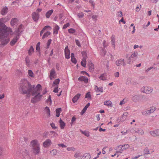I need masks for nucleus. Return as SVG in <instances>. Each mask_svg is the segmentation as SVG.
Instances as JSON below:
<instances>
[{
  "mask_svg": "<svg viewBox=\"0 0 159 159\" xmlns=\"http://www.w3.org/2000/svg\"><path fill=\"white\" fill-rule=\"evenodd\" d=\"M50 125L51 126V127L53 129H55L57 128V127L55 126V124L54 123H51L50 124Z\"/></svg>",
  "mask_w": 159,
  "mask_h": 159,
  "instance_id": "obj_53",
  "label": "nucleus"
},
{
  "mask_svg": "<svg viewBox=\"0 0 159 159\" xmlns=\"http://www.w3.org/2000/svg\"><path fill=\"white\" fill-rule=\"evenodd\" d=\"M25 61L26 62V65L28 66H29L30 65V60L29 59V57L28 56H27L25 59Z\"/></svg>",
  "mask_w": 159,
  "mask_h": 159,
  "instance_id": "obj_32",
  "label": "nucleus"
},
{
  "mask_svg": "<svg viewBox=\"0 0 159 159\" xmlns=\"http://www.w3.org/2000/svg\"><path fill=\"white\" fill-rule=\"evenodd\" d=\"M123 147L122 146V145L121 146V145H119L116 147V148L118 149V150H120V151H121V152H122V151L123 150Z\"/></svg>",
  "mask_w": 159,
  "mask_h": 159,
  "instance_id": "obj_45",
  "label": "nucleus"
},
{
  "mask_svg": "<svg viewBox=\"0 0 159 159\" xmlns=\"http://www.w3.org/2000/svg\"><path fill=\"white\" fill-rule=\"evenodd\" d=\"M62 109L61 108H58L56 110V116L58 117L59 116L60 112L61 111Z\"/></svg>",
  "mask_w": 159,
  "mask_h": 159,
  "instance_id": "obj_23",
  "label": "nucleus"
},
{
  "mask_svg": "<svg viewBox=\"0 0 159 159\" xmlns=\"http://www.w3.org/2000/svg\"><path fill=\"white\" fill-rule=\"evenodd\" d=\"M36 52H38L40 54V42H38L36 46Z\"/></svg>",
  "mask_w": 159,
  "mask_h": 159,
  "instance_id": "obj_34",
  "label": "nucleus"
},
{
  "mask_svg": "<svg viewBox=\"0 0 159 159\" xmlns=\"http://www.w3.org/2000/svg\"><path fill=\"white\" fill-rule=\"evenodd\" d=\"M48 28H50V29L51 28V27L49 25H46L43 28L42 30L40 31V36H41V34L43 33L44 32V31L45 30H47V29Z\"/></svg>",
  "mask_w": 159,
  "mask_h": 159,
  "instance_id": "obj_26",
  "label": "nucleus"
},
{
  "mask_svg": "<svg viewBox=\"0 0 159 159\" xmlns=\"http://www.w3.org/2000/svg\"><path fill=\"white\" fill-rule=\"evenodd\" d=\"M53 11L52 10H51L48 11L46 14V16L47 18H48L50 16L53 12Z\"/></svg>",
  "mask_w": 159,
  "mask_h": 159,
  "instance_id": "obj_24",
  "label": "nucleus"
},
{
  "mask_svg": "<svg viewBox=\"0 0 159 159\" xmlns=\"http://www.w3.org/2000/svg\"><path fill=\"white\" fill-rule=\"evenodd\" d=\"M84 159H89L90 158V154L89 153H85L84 155Z\"/></svg>",
  "mask_w": 159,
  "mask_h": 159,
  "instance_id": "obj_36",
  "label": "nucleus"
},
{
  "mask_svg": "<svg viewBox=\"0 0 159 159\" xmlns=\"http://www.w3.org/2000/svg\"><path fill=\"white\" fill-rule=\"evenodd\" d=\"M8 11V8L7 6H5L2 10L1 14L2 15L6 14Z\"/></svg>",
  "mask_w": 159,
  "mask_h": 159,
  "instance_id": "obj_15",
  "label": "nucleus"
},
{
  "mask_svg": "<svg viewBox=\"0 0 159 159\" xmlns=\"http://www.w3.org/2000/svg\"><path fill=\"white\" fill-rule=\"evenodd\" d=\"M90 103H88L85 106L84 109H85V110H87V109L88 108V107L90 106Z\"/></svg>",
  "mask_w": 159,
  "mask_h": 159,
  "instance_id": "obj_60",
  "label": "nucleus"
},
{
  "mask_svg": "<svg viewBox=\"0 0 159 159\" xmlns=\"http://www.w3.org/2000/svg\"><path fill=\"white\" fill-rule=\"evenodd\" d=\"M150 134L153 137L159 136V129H157L154 131H150Z\"/></svg>",
  "mask_w": 159,
  "mask_h": 159,
  "instance_id": "obj_11",
  "label": "nucleus"
},
{
  "mask_svg": "<svg viewBox=\"0 0 159 159\" xmlns=\"http://www.w3.org/2000/svg\"><path fill=\"white\" fill-rule=\"evenodd\" d=\"M81 65L84 67H85L86 65V59H85V58L82 59V61L81 62Z\"/></svg>",
  "mask_w": 159,
  "mask_h": 159,
  "instance_id": "obj_33",
  "label": "nucleus"
},
{
  "mask_svg": "<svg viewBox=\"0 0 159 159\" xmlns=\"http://www.w3.org/2000/svg\"><path fill=\"white\" fill-rule=\"evenodd\" d=\"M122 63L124 66H125L126 65L124 59H120L117 60L116 62V65L118 66H120V65L122 64Z\"/></svg>",
  "mask_w": 159,
  "mask_h": 159,
  "instance_id": "obj_7",
  "label": "nucleus"
},
{
  "mask_svg": "<svg viewBox=\"0 0 159 159\" xmlns=\"http://www.w3.org/2000/svg\"><path fill=\"white\" fill-rule=\"evenodd\" d=\"M52 155H55L57 153V150L56 149H53L52 151L50 152Z\"/></svg>",
  "mask_w": 159,
  "mask_h": 159,
  "instance_id": "obj_37",
  "label": "nucleus"
},
{
  "mask_svg": "<svg viewBox=\"0 0 159 159\" xmlns=\"http://www.w3.org/2000/svg\"><path fill=\"white\" fill-rule=\"evenodd\" d=\"M80 131L82 134H84L85 136L87 137L89 136V134L88 132L86 131H83L81 130H80Z\"/></svg>",
  "mask_w": 159,
  "mask_h": 159,
  "instance_id": "obj_35",
  "label": "nucleus"
},
{
  "mask_svg": "<svg viewBox=\"0 0 159 159\" xmlns=\"http://www.w3.org/2000/svg\"><path fill=\"white\" fill-rule=\"evenodd\" d=\"M58 145L59 147H62V148H66V147H67V146L66 145H65V144H63V143H62V144H58Z\"/></svg>",
  "mask_w": 159,
  "mask_h": 159,
  "instance_id": "obj_63",
  "label": "nucleus"
},
{
  "mask_svg": "<svg viewBox=\"0 0 159 159\" xmlns=\"http://www.w3.org/2000/svg\"><path fill=\"white\" fill-rule=\"evenodd\" d=\"M18 21V19L16 18H14L11 19L10 24L12 26H14L17 23Z\"/></svg>",
  "mask_w": 159,
  "mask_h": 159,
  "instance_id": "obj_14",
  "label": "nucleus"
},
{
  "mask_svg": "<svg viewBox=\"0 0 159 159\" xmlns=\"http://www.w3.org/2000/svg\"><path fill=\"white\" fill-rule=\"evenodd\" d=\"M18 39L17 38L15 37L10 42V44L11 46L14 45L17 42Z\"/></svg>",
  "mask_w": 159,
  "mask_h": 159,
  "instance_id": "obj_22",
  "label": "nucleus"
},
{
  "mask_svg": "<svg viewBox=\"0 0 159 159\" xmlns=\"http://www.w3.org/2000/svg\"><path fill=\"white\" fill-rule=\"evenodd\" d=\"M104 104L111 107H112V104L110 101H107L104 102Z\"/></svg>",
  "mask_w": 159,
  "mask_h": 159,
  "instance_id": "obj_25",
  "label": "nucleus"
},
{
  "mask_svg": "<svg viewBox=\"0 0 159 159\" xmlns=\"http://www.w3.org/2000/svg\"><path fill=\"white\" fill-rule=\"evenodd\" d=\"M28 73L30 76L32 77H34V74L31 70H28Z\"/></svg>",
  "mask_w": 159,
  "mask_h": 159,
  "instance_id": "obj_41",
  "label": "nucleus"
},
{
  "mask_svg": "<svg viewBox=\"0 0 159 159\" xmlns=\"http://www.w3.org/2000/svg\"><path fill=\"white\" fill-rule=\"evenodd\" d=\"M59 26L57 25L53 29V33L56 34H57L58 31L59 30Z\"/></svg>",
  "mask_w": 159,
  "mask_h": 159,
  "instance_id": "obj_28",
  "label": "nucleus"
},
{
  "mask_svg": "<svg viewBox=\"0 0 159 159\" xmlns=\"http://www.w3.org/2000/svg\"><path fill=\"white\" fill-rule=\"evenodd\" d=\"M39 15L38 13H37L35 12L32 13V17L34 21H37L39 20Z\"/></svg>",
  "mask_w": 159,
  "mask_h": 159,
  "instance_id": "obj_6",
  "label": "nucleus"
},
{
  "mask_svg": "<svg viewBox=\"0 0 159 159\" xmlns=\"http://www.w3.org/2000/svg\"><path fill=\"white\" fill-rule=\"evenodd\" d=\"M128 113L127 112H125L121 116L120 118V120L123 121L124 120H125L127 118V116Z\"/></svg>",
  "mask_w": 159,
  "mask_h": 159,
  "instance_id": "obj_19",
  "label": "nucleus"
},
{
  "mask_svg": "<svg viewBox=\"0 0 159 159\" xmlns=\"http://www.w3.org/2000/svg\"><path fill=\"white\" fill-rule=\"evenodd\" d=\"M122 146L123 147V148L124 150L128 149V148H129V145L128 144H126L122 145Z\"/></svg>",
  "mask_w": 159,
  "mask_h": 159,
  "instance_id": "obj_46",
  "label": "nucleus"
},
{
  "mask_svg": "<svg viewBox=\"0 0 159 159\" xmlns=\"http://www.w3.org/2000/svg\"><path fill=\"white\" fill-rule=\"evenodd\" d=\"M0 20H2L3 23L7 21H6V17L0 19Z\"/></svg>",
  "mask_w": 159,
  "mask_h": 159,
  "instance_id": "obj_59",
  "label": "nucleus"
},
{
  "mask_svg": "<svg viewBox=\"0 0 159 159\" xmlns=\"http://www.w3.org/2000/svg\"><path fill=\"white\" fill-rule=\"evenodd\" d=\"M99 78L102 80H106L105 78V74H102L99 77Z\"/></svg>",
  "mask_w": 159,
  "mask_h": 159,
  "instance_id": "obj_47",
  "label": "nucleus"
},
{
  "mask_svg": "<svg viewBox=\"0 0 159 159\" xmlns=\"http://www.w3.org/2000/svg\"><path fill=\"white\" fill-rule=\"evenodd\" d=\"M85 98L91 99V95L90 94V92H89L87 93L86 94Z\"/></svg>",
  "mask_w": 159,
  "mask_h": 159,
  "instance_id": "obj_44",
  "label": "nucleus"
},
{
  "mask_svg": "<svg viewBox=\"0 0 159 159\" xmlns=\"http://www.w3.org/2000/svg\"><path fill=\"white\" fill-rule=\"evenodd\" d=\"M75 43L79 47H81V45L80 44V43L79 40L75 39Z\"/></svg>",
  "mask_w": 159,
  "mask_h": 159,
  "instance_id": "obj_51",
  "label": "nucleus"
},
{
  "mask_svg": "<svg viewBox=\"0 0 159 159\" xmlns=\"http://www.w3.org/2000/svg\"><path fill=\"white\" fill-rule=\"evenodd\" d=\"M80 96V93H78L72 99L73 102L75 103L79 99Z\"/></svg>",
  "mask_w": 159,
  "mask_h": 159,
  "instance_id": "obj_17",
  "label": "nucleus"
},
{
  "mask_svg": "<svg viewBox=\"0 0 159 159\" xmlns=\"http://www.w3.org/2000/svg\"><path fill=\"white\" fill-rule=\"evenodd\" d=\"M68 32L70 34H74L75 32V30L73 28H70L68 30Z\"/></svg>",
  "mask_w": 159,
  "mask_h": 159,
  "instance_id": "obj_42",
  "label": "nucleus"
},
{
  "mask_svg": "<svg viewBox=\"0 0 159 159\" xmlns=\"http://www.w3.org/2000/svg\"><path fill=\"white\" fill-rule=\"evenodd\" d=\"M138 53L137 52H133L131 56L128 58V60L132 59L133 61H135L137 58Z\"/></svg>",
  "mask_w": 159,
  "mask_h": 159,
  "instance_id": "obj_10",
  "label": "nucleus"
},
{
  "mask_svg": "<svg viewBox=\"0 0 159 159\" xmlns=\"http://www.w3.org/2000/svg\"><path fill=\"white\" fill-rule=\"evenodd\" d=\"M51 34V33L50 32L47 31L43 35L42 37V39H44L47 38L48 36L50 35Z\"/></svg>",
  "mask_w": 159,
  "mask_h": 159,
  "instance_id": "obj_27",
  "label": "nucleus"
},
{
  "mask_svg": "<svg viewBox=\"0 0 159 159\" xmlns=\"http://www.w3.org/2000/svg\"><path fill=\"white\" fill-rule=\"evenodd\" d=\"M71 61L72 63L75 64L77 63L76 59L75 57L72 58H72H71Z\"/></svg>",
  "mask_w": 159,
  "mask_h": 159,
  "instance_id": "obj_50",
  "label": "nucleus"
},
{
  "mask_svg": "<svg viewBox=\"0 0 159 159\" xmlns=\"http://www.w3.org/2000/svg\"><path fill=\"white\" fill-rule=\"evenodd\" d=\"M56 72L55 71L54 69L52 68L50 73L49 78L51 80H52V78H55V76Z\"/></svg>",
  "mask_w": 159,
  "mask_h": 159,
  "instance_id": "obj_13",
  "label": "nucleus"
},
{
  "mask_svg": "<svg viewBox=\"0 0 159 159\" xmlns=\"http://www.w3.org/2000/svg\"><path fill=\"white\" fill-rule=\"evenodd\" d=\"M139 95H136L134 96L132 98V100L134 102H136L138 101L139 98H140Z\"/></svg>",
  "mask_w": 159,
  "mask_h": 159,
  "instance_id": "obj_29",
  "label": "nucleus"
},
{
  "mask_svg": "<svg viewBox=\"0 0 159 159\" xmlns=\"http://www.w3.org/2000/svg\"><path fill=\"white\" fill-rule=\"evenodd\" d=\"M92 18L95 21L97 20L98 16L96 15H93L92 16Z\"/></svg>",
  "mask_w": 159,
  "mask_h": 159,
  "instance_id": "obj_56",
  "label": "nucleus"
},
{
  "mask_svg": "<svg viewBox=\"0 0 159 159\" xmlns=\"http://www.w3.org/2000/svg\"><path fill=\"white\" fill-rule=\"evenodd\" d=\"M44 111L47 114L48 117H49L50 116V110L48 107H45Z\"/></svg>",
  "mask_w": 159,
  "mask_h": 159,
  "instance_id": "obj_21",
  "label": "nucleus"
},
{
  "mask_svg": "<svg viewBox=\"0 0 159 159\" xmlns=\"http://www.w3.org/2000/svg\"><path fill=\"white\" fill-rule=\"evenodd\" d=\"M70 24L69 23H67L66 24H65L63 27V29H65L67 27L70 26Z\"/></svg>",
  "mask_w": 159,
  "mask_h": 159,
  "instance_id": "obj_52",
  "label": "nucleus"
},
{
  "mask_svg": "<svg viewBox=\"0 0 159 159\" xmlns=\"http://www.w3.org/2000/svg\"><path fill=\"white\" fill-rule=\"evenodd\" d=\"M59 122L61 128V129H63L66 125L65 123L61 119H60Z\"/></svg>",
  "mask_w": 159,
  "mask_h": 159,
  "instance_id": "obj_20",
  "label": "nucleus"
},
{
  "mask_svg": "<svg viewBox=\"0 0 159 159\" xmlns=\"http://www.w3.org/2000/svg\"><path fill=\"white\" fill-rule=\"evenodd\" d=\"M52 144V142L50 139H47L43 143V146L45 148L49 147Z\"/></svg>",
  "mask_w": 159,
  "mask_h": 159,
  "instance_id": "obj_8",
  "label": "nucleus"
},
{
  "mask_svg": "<svg viewBox=\"0 0 159 159\" xmlns=\"http://www.w3.org/2000/svg\"><path fill=\"white\" fill-rule=\"evenodd\" d=\"M78 80L80 81H84L85 83L88 82V79L85 76H80L78 78Z\"/></svg>",
  "mask_w": 159,
  "mask_h": 159,
  "instance_id": "obj_12",
  "label": "nucleus"
},
{
  "mask_svg": "<svg viewBox=\"0 0 159 159\" xmlns=\"http://www.w3.org/2000/svg\"><path fill=\"white\" fill-rule=\"evenodd\" d=\"M67 150L68 151H74L75 150V148L72 147H69L67 148Z\"/></svg>",
  "mask_w": 159,
  "mask_h": 159,
  "instance_id": "obj_57",
  "label": "nucleus"
},
{
  "mask_svg": "<svg viewBox=\"0 0 159 159\" xmlns=\"http://www.w3.org/2000/svg\"><path fill=\"white\" fill-rule=\"evenodd\" d=\"M141 8V5H140L139 6H137L136 9V11L137 12H139L140 11V8Z\"/></svg>",
  "mask_w": 159,
  "mask_h": 159,
  "instance_id": "obj_55",
  "label": "nucleus"
},
{
  "mask_svg": "<svg viewBox=\"0 0 159 159\" xmlns=\"http://www.w3.org/2000/svg\"><path fill=\"white\" fill-rule=\"evenodd\" d=\"M38 141L36 139L31 141L30 144L32 145V152L35 155L38 154L39 152V144L38 143Z\"/></svg>",
  "mask_w": 159,
  "mask_h": 159,
  "instance_id": "obj_3",
  "label": "nucleus"
},
{
  "mask_svg": "<svg viewBox=\"0 0 159 159\" xmlns=\"http://www.w3.org/2000/svg\"><path fill=\"white\" fill-rule=\"evenodd\" d=\"M52 41V40L51 39H50L48 40L47 43V49H48L49 48Z\"/></svg>",
  "mask_w": 159,
  "mask_h": 159,
  "instance_id": "obj_40",
  "label": "nucleus"
},
{
  "mask_svg": "<svg viewBox=\"0 0 159 159\" xmlns=\"http://www.w3.org/2000/svg\"><path fill=\"white\" fill-rule=\"evenodd\" d=\"M81 53L83 56V59L85 58V59H86L87 57V53L85 51H83Z\"/></svg>",
  "mask_w": 159,
  "mask_h": 159,
  "instance_id": "obj_39",
  "label": "nucleus"
},
{
  "mask_svg": "<svg viewBox=\"0 0 159 159\" xmlns=\"http://www.w3.org/2000/svg\"><path fill=\"white\" fill-rule=\"evenodd\" d=\"M81 73L83 75L85 74L86 75H87L89 76V75L85 71H81Z\"/></svg>",
  "mask_w": 159,
  "mask_h": 159,
  "instance_id": "obj_61",
  "label": "nucleus"
},
{
  "mask_svg": "<svg viewBox=\"0 0 159 159\" xmlns=\"http://www.w3.org/2000/svg\"><path fill=\"white\" fill-rule=\"evenodd\" d=\"M22 32L23 30H19L18 29H16L15 31H14V33H15L16 34H17L19 33V32H20V33H22Z\"/></svg>",
  "mask_w": 159,
  "mask_h": 159,
  "instance_id": "obj_49",
  "label": "nucleus"
},
{
  "mask_svg": "<svg viewBox=\"0 0 159 159\" xmlns=\"http://www.w3.org/2000/svg\"><path fill=\"white\" fill-rule=\"evenodd\" d=\"M8 35L7 32L0 33V48H3L9 42L10 38Z\"/></svg>",
  "mask_w": 159,
  "mask_h": 159,
  "instance_id": "obj_2",
  "label": "nucleus"
},
{
  "mask_svg": "<svg viewBox=\"0 0 159 159\" xmlns=\"http://www.w3.org/2000/svg\"><path fill=\"white\" fill-rule=\"evenodd\" d=\"M76 120V117L74 116L73 117H72V119H71V124H72L73 123L74 121H75Z\"/></svg>",
  "mask_w": 159,
  "mask_h": 159,
  "instance_id": "obj_62",
  "label": "nucleus"
},
{
  "mask_svg": "<svg viewBox=\"0 0 159 159\" xmlns=\"http://www.w3.org/2000/svg\"><path fill=\"white\" fill-rule=\"evenodd\" d=\"M150 110H151V112L153 113L156 109L155 107H150Z\"/></svg>",
  "mask_w": 159,
  "mask_h": 159,
  "instance_id": "obj_64",
  "label": "nucleus"
},
{
  "mask_svg": "<svg viewBox=\"0 0 159 159\" xmlns=\"http://www.w3.org/2000/svg\"><path fill=\"white\" fill-rule=\"evenodd\" d=\"M58 86H57V87H55L53 91V92L55 93H58Z\"/></svg>",
  "mask_w": 159,
  "mask_h": 159,
  "instance_id": "obj_58",
  "label": "nucleus"
},
{
  "mask_svg": "<svg viewBox=\"0 0 159 159\" xmlns=\"http://www.w3.org/2000/svg\"><path fill=\"white\" fill-rule=\"evenodd\" d=\"M149 150L147 147H146L143 151V152L145 154H150L149 152Z\"/></svg>",
  "mask_w": 159,
  "mask_h": 159,
  "instance_id": "obj_38",
  "label": "nucleus"
},
{
  "mask_svg": "<svg viewBox=\"0 0 159 159\" xmlns=\"http://www.w3.org/2000/svg\"><path fill=\"white\" fill-rule=\"evenodd\" d=\"M141 91L146 93H150L152 91L151 88H149L148 87H143L141 89Z\"/></svg>",
  "mask_w": 159,
  "mask_h": 159,
  "instance_id": "obj_5",
  "label": "nucleus"
},
{
  "mask_svg": "<svg viewBox=\"0 0 159 159\" xmlns=\"http://www.w3.org/2000/svg\"><path fill=\"white\" fill-rule=\"evenodd\" d=\"M114 36L112 35L111 36V43L113 47L115 48V38Z\"/></svg>",
  "mask_w": 159,
  "mask_h": 159,
  "instance_id": "obj_31",
  "label": "nucleus"
},
{
  "mask_svg": "<svg viewBox=\"0 0 159 159\" xmlns=\"http://www.w3.org/2000/svg\"><path fill=\"white\" fill-rule=\"evenodd\" d=\"M34 52V48L32 46H31L28 50V54L29 55H31Z\"/></svg>",
  "mask_w": 159,
  "mask_h": 159,
  "instance_id": "obj_30",
  "label": "nucleus"
},
{
  "mask_svg": "<svg viewBox=\"0 0 159 159\" xmlns=\"http://www.w3.org/2000/svg\"><path fill=\"white\" fill-rule=\"evenodd\" d=\"M65 57L66 59L70 58V52L68 48V46L66 47L65 49Z\"/></svg>",
  "mask_w": 159,
  "mask_h": 159,
  "instance_id": "obj_9",
  "label": "nucleus"
},
{
  "mask_svg": "<svg viewBox=\"0 0 159 159\" xmlns=\"http://www.w3.org/2000/svg\"><path fill=\"white\" fill-rule=\"evenodd\" d=\"M140 97L139 98H141L144 101H147V98L144 95H140Z\"/></svg>",
  "mask_w": 159,
  "mask_h": 159,
  "instance_id": "obj_48",
  "label": "nucleus"
},
{
  "mask_svg": "<svg viewBox=\"0 0 159 159\" xmlns=\"http://www.w3.org/2000/svg\"><path fill=\"white\" fill-rule=\"evenodd\" d=\"M88 65L89 66V70H90V71H93L94 70V65L92 62L91 61H88Z\"/></svg>",
  "mask_w": 159,
  "mask_h": 159,
  "instance_id": "obj_16",
  "label": "nucleus"
},
{
  "mask_svg": "<svg viewBox=\"0 0 159 159\" xmlns=\"http://www.w3.org/2000/svg\"><path fill=\"white\" fill-rule=\"evenodd\" d=\"M95 89L96 92L102 93L103 92V88L102 87H98L97 86H95Z\"/></svg>",
  "mask_w": 159,
  "mask_h": 159,
  "instance_id": "obj_18",
  "label": "nucleus"
},
{
  "mask_svg": "<svg viewBox=\"0 0 159 159\" xmlns=\"http://www.w3.org/2000/svg\"><path fill=\"white\" fill-rule=\"evenodd\" d=\"M20 90H21V93L27 94L34 96L31 100L32 103H35L40 100V84L36 86L32 85L27 80H24L20 85Z\"/></svg>",
  "mask_w": 159,
  "mask_h": 159,
  "instance_id": "obj_1",
  "label": "nucleus"
},
{
  "mask_svg": "<svg viewBox=\"0 0 159 159\" xmlns=\"http://www.w3.org/2000/svg\"><path fill=\"white\" fill-rule=\"evenodd\" d=\"M77 16L79 18H82L84 16V14L83 13L81 12V13H79L78 14Z\"/></svg>",
  "mask_w": 159,
  "mask_h": 159,
  "instance_id": "obj_54",
  "label": "nucleus"
},
{
  "mask_svg": "<svg viewBox=\"0 0 159 159\" xmlns=\"http://www.w3.org/2000/svg\"><path fill=\"white\" fill-rule=\"evenodd\" d=\"M7 27L2 20H0V33L7 32Z\"/></svg>",
  "mask_w": 159,
  "mask_h": 159,
  "instance_id": "obj_4",
  "label": "nucleus"
},
{
  "mask_svg": "<svg viewBox=\"0 0 159 159\" xmlns=\"http://www.w3.org/2000/svg\"><path fill=\"white\" fill-rule=\"evenodd\" d=\"M60 82L59 79H57L55 80L53 82V85H57L59 84Z\"/></svg>",
  "mask_w": 159,
  "mask_h": 159,
  "instance_id": "obj_43",
  "label": "nucleus"
}]
</instances>
